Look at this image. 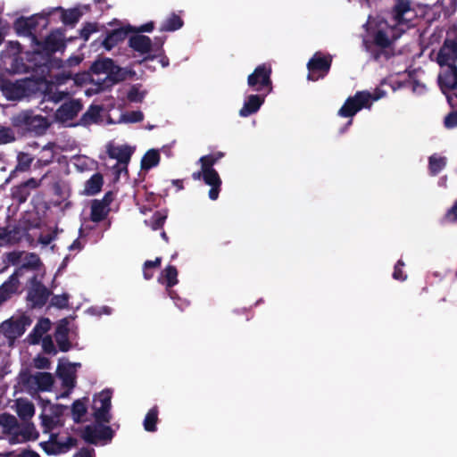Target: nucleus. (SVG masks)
<instances>
[{
    "mask_svg": "<svg viewBox=\"0 0 457 457\" xmlns=\"http://www.w3.org/2000/svg\"><path fill=\"white\" fill-rule=\"evenodd\" d=\"M17 414L23 420L31 419L35 414L34 404L28 401L22 403L19 402L17 405Z\"/></svg>",
    "mask_w": 457,
    "mask_h": 457,
    "instance_id": "37998d69",
    "label": "nucleus"
},
{
    "mask_svg": "<svg viewBox=\"0 0 457 457\" xmlns=\"http://www.w3.org/2000/svg\"><path fill=\"white\" fill-rule=\"evenodd\" d=\"M14 140L15 136L12 129L0 125V144H8Z\"/></svg>",
    "mask_w": 457,
    "mask_h": 457,
    "instance_id": "864d4df0",
    "label": "nucleus"
},
{
    "mask_svg": "<svg viewBox=\"0 0 457 457\" xmlns=\"http://www.w3.org/2000/svg\"><path fill=\"white\" fill-rule=\"evenodd\" d=\"M59 14V21L65 26L74 27L83 16V12L79 8L64 9L62 6L53 7L47 10L46 15L49 18L50 23L54 20V15Z\"/></svg>",
    "mask_w": 457,
    "mask_h": 457,
    "instance_id": "9b49d317",
    "label": "nucleus"
},
{
    "mask_svg": "<svg viewBox=\"0 0 457 457\" xmlns=\"http://www.w3.org/2000/svg\"><path fill=\"white\" fill-rule=\"evenodd\" d=\"M110 211L111 209L98 202V199H94L91 202L90 220L99 223L107 218Z\"/></svg>",
    "mask_w": 457,
    "mask_h": 457,
    "instance_id": "7c9ffc66",
    "label": "nucleus"
},
{
    "mask_svg": "<svg viewBox=\"0 0 457 457\" xmlns=\"http://www.w3.org/2000/svg\"><path fill=\"white\" fill-rule=\"evenodd\" d=\"M125 79V75L120 66L115 64L112 61V65L109 67L105 79L103 83L100 84L102 88L107 87L111 85L119 83Z\"/></svg>",
    "mask_w": 457,
    "mask_h": 457,
    "instance_id": "bb28decb",
    "label": "nucleus"
},
{
    "mask_svg": "<svg viewBox=\"0 0 457 457\" xmlns=\"http://www.w3.org/2000/svg\"><path fill=\"white\" fill-rule=\"evenodd\" d=\"M271 66L269 63L258 65L247 78L248 86L254 91L269 95L272 91Z\"/></svg>",
    "mask_w": 457,
    "mask_h": 457,
    "instance_id": "423d86ee",
    "label": "nucleus"
},
{
    "mask_svg": "<svg viewBox=\"0 0 457 457\" xmlns=\"http://www.w3.org/2000/svg\"><path fill=\"white\" fill-rule=\"evenodd\" d=\"M133 150L129 145L111 147L108 149V155L112 159H116L119 163L124 165V170L128 172L127 165L130 161Z\"/></svg>",
    "mask_w": 457,
    "mask_h": 457,
    "instance_id": "393cba45",
    "label": "nucleus"
},
{
    "mask_svg": "<svg viewBox=\"0 0 457 457\" xmlns=\"http://www.w3.org/2000/svg\"><path fill=\"white\" fill-rule=\"evenodd\" d=\"M38 437V433L36 430L35 426L32 423H26L21 425L19 423V428L17 429L15 436L9 438V442L12 445L36 440Z\"/></svg>",
    "mask_w": 457,
    "mask_h": 457,
    "instance_id": "412c9836",
    "label": "nucleus"
},
{
    "mask_svg": "<svg viewBox=\"0 0 457 457\" xmlns=\"http://www.w3.org/2000/svg\"><path fill=\"white\" fill-rule=\"evenodd\" d=\"M103 185L104 177L101 173L96 172L85 182L83 194L85 195H95L102 190Z\"/></svg>",
    "mask_w": 457,
    "mask_h": 457,
    "instance_id": "cd10ccee",
    "label": "nucleus"
},
{
    "mask_svg": "<svg viewBox=\"0 0 457 457\" xmlns=\"http://www.w3.org/2000/svg\"><path fill=\"white\" fill-rule=\"evenodd\" d=\"M444 125L446 129L457 127V111H452L445 117Z\"/></svg>",
    "mask_w": 457,
    "mask_h": 457,
    "instance_id": "bf43d9fd",
    "label": "nucleus"
},
{
    "mask_svg": "<svg viewBox=\"0 0 457 457\" xmlns=\"http://www.w3.org/2000/svg\"><path fill=\"white\" fill-rule=\"evenodd\" d=\"M67 406L63 404H51L49 407L50 415L57 420H61L64 411L67 410Z\"/></svg>",
    "mask_w": 457,
    "mask_h": 457,
    "instance_id": "13d9d810",
    "label": "nucleus"
},
{
    "mask_svg": "<svg viewBox=\"0 0 457 457\" xmlns=\"http://www.w3.org/2000/svg\"><path fill=\"white\" fill-rule=\"evenodd\" d=\"M34 378L40 391H50L54 382L52 374L48 372H38Z\"/></svg>",
    "mask_w": 457,
    "mask_h": 457,
    "instance_id": "e433bc0d",
    "label": "nucleus"
},
{
    "mask_svg": "<svg viewBox=\"0 0 457 457\" xmlns=\"http://www.w3.org/2000/svg\"><path fill=\"white\" fill-rule=\"evenodd\" d=\"M11 124L22 134L43 135L49 127L47 119L31 110H23L11 118Z\"/></svg>",
    "mask_w": 457,
    "mask_h": 457,
    "instance_id": "7ed1b4c3",
    "label": "nucleus"
},
{
    "mask_svg": "<svg viewBox=\"0 0 457 457\" xmlns=\"http://www.w3.org/2000/svg\"><path fill=\"white\" fill-rule=\"evenodd\" d=\"M146 92L139 90V85H133L127 93V99L131 103H142Z\"/></svg>",
    "mask_w": 457,
    "mask_h": 457,
    "instance_id": "de8ad7c7",
    "label": "nucleus"
},
{
    "mask_svg": "<svg viewBox=\"0 0 457 457\" xmlns=\"http://www.w3.org/2000/svg\"><path fill=\"white\" fill-rule=\"evenodd\" d=\"M160 154L158 150L150 149L148 150L143 156L141 160V168L142 170H150L156 165H158L160 162Z\"/></svg>",
    "mask_w": 457,
    "mask_h": 457,
    "instance_id": "4c0bfd02",
    "label": "nucleus"
},
{
    "mask_svg": "<svg viewBox=\"0 0 457 457\" xmlns=\"http://www.w3.org/2000/svg\"><path fill=\"white\" fill-rule=\"evenodd\" d=\"M101 110L102 108L98 105H90L87 111L82 114L78 124L81 126H87L92 123H96L100 117Z\"/></svg>",
    "mask_w": 457,
    "mask_h": 457,
    "instance_id": "f704fd0d",
    "label": "nucleus"
},
{
    "mask_svg": "<svg viewBox=\"0 0 457 457\" xmlns=\"http://www.w3.org/2000/svg\"><path fill=\"white\" fill-rule=\"evenodd\" d=\"M201 168L204 170H213L214 164L217 163V158H213L212 154L204 155L199 159Z\"/></svg>",
    "mask_w": 457,
    "mask_h": 457,
    "instance_id": "6e6d98bb",
    "label": "nucleus"
},
{
    "mask_svg": "<svg viewBox=\"0 0 457 457\" xmlns=\"http://www.w3.org/2000/svg\"><path fill=\"white\" fill-rule=\"evenodd\" d=\"M411 11L410 0H396L392 9V18L396 26H405L407 29L413 26L411 19L406 17Z\"/></svg>",
    "mask_w": 457,
    "mask_h": 457,
    "instance_id": "dca6fc26",
    "label": "nucleus"
},
{
    "mask_svg": "<svg viewBox=\"0 0 457 457\" xmlns=\"http://www.w3.org/2000/svg\"><path fill=\"white\" fill-rule=\"evenodd\" d=\"M446 165L445 157L430 156L428 160V169L431 175H437Z\"/></svg>",
    "mask_w": 457,
    "mask_h": 457,
    "instance_id": "49530a36",
    "label": "nucleus"
},
{
    "mask_svg": "<svg viewBox=\"0 0 457 457\" xmlns=\"http://www.w3.org/2000/svg\"><path fill=\"white\" fill-rule=\"evenodd\" d=\"M77 445L78 440L73 436H68L64 442H59L57 433H51L48 441L39 443L40 447L47 455L65 453L76 447Z\"/></svg>",
    "mask_w": 457,
    "mask_h": 457,
    "instance_id": "9d476101",
    "label": "nucleus"
},
{
    "mask_svg": "<svg viewBox=\"0 0 457 457\" xmlns=\"http://www.w3.org/2000/svg\"><path fill=\"white\" fill-rule=\"evenodd\" d=\"M50 300V305L56 307L58 309H64L68 307L69 304V295L62 294V295H52Z\"/></svg>",
    "mask_w": 457,
    "mask_h": 457,
    "instance_id": "09e8293b",
    "label": "nucleus"
},
{
    "mask_svg": "<svg viewBox=\"0 0 457 457\" xmlns=\"http://www.w3.org/2000/svg\"><path fill=\"white\" fill-rule=\"evenodd\" d=\"M154 29V21H149L147 23H145L139 27H133L130 29V33H137L141 34L143 32H151Z\"/></svg>",
    "mask_w": 457,
    "mask_h": 457,
    "instance_id": "052dcab7",
    "label": "nucleus"
},
{
    "mask_svg": "<svg viewBox=\"0 0 457 457\" xmlns=\"http://www.w3.org/2000/svg\"><path fill=\"white\" fill-rule=\"evenodd\" d=\"M69 332L68 321L66 319H63L57 325L54 332V338L61 352L66 353L71 349Z\"/></svg>",
    "mask_w": 457,
    "mask_h": 457,
    "instance_id": "aec40b11",
    "label": "nucleus"
},
{
    "mask_svg": "<svg viewBox=\"0 0 457 457\" xmlns=\"http://www.w3.org/2000/svg\"><path fill=\"white\" fill-rule=\"evenodd\" d=\"M457 61V37L453 38L446 37L440 47L436 62L440 67L449 66Z\"/></svg>",
    "mask_w": 457,
    "mask_h": 457,
    "instance_id": "ddd939ff",
    "label": "nucleus"
},
{
    "mask_svg": "<svg viewBox=\"0 0 457 457\" xmlns=\"http://www.w3.org/2000/svg\"><path fill=\"white\" fill-rule=\"evenodd\" d=\"M41 180L30 178L28 180L12 187V198L20 204L25 203L31 194V191L39 187Z\"/></svg>",
    "mask_w": 457,
    "mask_h": 457,
    "instance_id": "2eb2a0df",
    "label": "nucleus"
},
{
    "mask_svg": "<svg viewBox=\"0 0 457 457\" xmlns=\"http://www.w3.org/2000/svg\"><path fill=\"white\" fill-rule=\"evenodd\" d=\"M332 65V56L316 52L307 62V79L317 81L324 79L329 72Z\"/></svg>",
    "mask_w": 457,
    "mask_h": 457,
    "instance_id": "0eeeda50",
    "label": "nucleus"
},
{
    "mask_svg": "<svg viewBox=\"0 0 457 457\" xmlns=\"http://www.w3.org/2000/svg\"><path fill=\"white\" fill-rule=\"evenodd\" d=\"M95 425H87L83 428L75 429L80 433L81 438L87 444L97 445L98 441L109 443L114 436V430L108 425L112 421V392L109 389L96 394L92 403Z\"/></svg>",
    "mask_w": 457,
    "mask_h": 457,
    "instance_id": "f257e3e1",
    "label": "nucleus"
},
{
    "mask_svg": "<svg viewBox=\"0 0 457 457\" xmlns=\"http://www.w3.org/2000/svg\"><path fill=\"white\" fill-rule=\"evenodd\" d=\"M165 42V37H155L153 41V49H152V54L145 55L141 61H139V63H145L147 61H153L156 58H158L159 55H162V54L164 53L163 50V44Z\"/></svg>",
    "mask_w": 457,
    "mask_h": 457,
    "instance_id": "58836bf2",
    "label": "nucleus"
},
{
    "mask_svg": "<svg viewBox=\"0 0 457 457\" xmlns=\"http://www.w3.org/2000/svg\"><path fill=\"white\" fill-rule=\"evenodd\" d=\"M73 457H95V450L93 448L82 447Z\"/></svg>",
    "mask_w": 457,
    "mask_h": 457,
    "instance_id": "0e129e2a",
    "label": "nucleus"
},
{
    "mask_svg": "<svg viewBox=\"0 0 457 457\" xmlns=\"http://www.w3.org/2000/svg\"><path fill=\"white\" fill-rule=\"evenodd\" d=\"M131 29L132 26L128 25L108 32L102 42L103 46L106 50L112 49L115 46H117L120 42H122L127 37L128 34L130 33Z\"/></svg>",
    "mask_w": 457,
    "mask_h": 457,
    "instance_id": "4be33fe9",
    "label": "nucleus"
},
{
    "mask_svg": "<svg viewBox=\"0 0 457 457\" xmlns=\"http://www.w3.org/2000/svg\"><path fill=\"white\" fill-rule=\"evenodd\" d=\"M47 11H43L42 13L37 15H32L30 17H20L15 20L13 28L16 33L20 36L30 37L33 41V36H36L33 32L38 26V19L45 21L44 26L50 23L49 18L46 15Z\"/></svg>",
    "mask_w": 457,
    "mask_h": 457,
    "instance_id": "1a4fd4ad",
    "label": "nucleus"
},
{
    "mask_svg": "<svg viewBox=\"0 0 457 457\" xmlns=\"http://www.w3.org/2000/svg\"><path fill=\"white\" fill-rule=\"evenodd\" d=\"M372 45L379 48H388L392 41L387 36L386 32L382 29L376 30L372 35Z\"/></svg>",
    "mask_w": 457,
    "mask_h": 457,
    "instance_id": "79ce46f5",
    "label": "nucleus"
},
{
    "mask_svg": "<svg viewBox=\"0 0 457 457\" xmlns=\"http://www.w3.org/2000/svg\"><path fill=\"white\" fill-rule=\"evenodd\" d=\"M159 282L165 284L166 287H173L178 284V270L173 265H168L162 272V276L158 278Z\"/></svg>",
    "mask_w": 457,
    "mask_h": 457,
    "instance_id": "473e14b6",
    "label": "nucleus"
},
{
    "mask_svg": "<svg viewBox=\"0 0 457 457\" xmlns=\"http://www.w3.org/2000/svg\"><path fill=\"white\" fill-rule=\"evenodd\" d=\"M385 92L377 89L374 94L369 91H357L353 96H349L342 107L338 110L337 114L344 118H352L363 108H370L373 101L380 99Z\"/></svg>",
    "mask_w": 457,
    "mask_h": 457,
    "instance_id": "20e7f679",
    "label": "nucleus"
},
{
    "mask_svg": "<svg viewBox=\"0 0 457 457\" xmlns=\"http://www.w3.org/2000/svg\"><path fill=\"white\" fill-rule=\"evenodd\" d=\"M41 425L44 428V432L47 433L53 430L56 427H62L63 421L61 420H57L52 415L41 414Z\"/></svg>",
    "mask_w": 457,
    "mask_h": 457,
    "instance_id": "a18cd8bd",
    "label": "nucleus"
},
{
    "mask_svg": "<svg viewBox=\"0 0 457 457\" xmlns=\"http://www.w3.org/2000/svg\"><path fill=\"white\" fill-rule=\"evenodd\" d=\"M114 200V193L112 191H108L104 194L102 199H98V202H100L102 204L106 206L107 208H110L111 204Z\"/></svg>",
    "mask_w": 457,
    "mask_h": 457,
    "instance_id": "69168bd1",
    "label": "nucleus"
},
{
    "mask_svg": "<svg viewBox=\"0 0 457 457\" xmlns=\"http://www.w3.org/2000/svg\"><path fill=\"white\" fill-rule=\"evenodd\" d=\"M53 295L51 288H48L38 275H33L27 282V305L30 309H42Z\"/></svg>",
    "mask_w": 457,
    "mask_h": 457,
    "instance_id": "39448f33",
    "label": "nucleus"
},
{
    "mask_svg": "<svg viewBox=\"0 0 457 457\" xmlns=\"http://www.w3.org/2000/svg\"><path fill=\"white\" fill-rule=\"evenodd\" d=\"M21 270H15L13 273L0 285V306L12 299L13 295L21 294Z\"/></svg>",
    "mask_w": 457,
    "mask_h": 457,
    "instance_id": "f8f14e48",
    "label": "nucleus"
},
{
    "mask_svg": "<svg viewBox=\"0 0 457 457\" xmlns=\"http://www.w3.org/2000/svg\"><path fill=\"white\" fill-rule=\"evenodd\" d=\"M268 95L266 94H258V95H249L242 108L239 110V115L241 117H248L259 111L261 106L264 104L265 98Z\"/></svg>",
    "mask_w": 457,
    "mask_h": 457,
    "instance_id": "6ab92c4d",
    "label": "nucleus"
},
{
    "mask_svg": "<svg viewBox=\"0 0 457 457\" xmlns=\"http://www.w3.org/2000/svg\"><path fill=\"white\" fill-rule=\"evenodd\" d=\"M33 51L27 54L29 62L27 70H31L45 77L49 72L52 55L65 48L63 29L52 31L44 41H40L36 36H33Z\"/></svg>",
    "mask_w": 457,
    "mask_h": 457,
    "instance_id": "f03ea898",
    "label": "nucleus"
},
{
    "mask_svg": "<svg viewBox=\"0 0 457 457\" xmlns=\"http://www.w3.org/2000/svg\"><path fill=\"white\" fill-rule=\"evenodd\" d=\"M97 31L98 25L96 22H86L79 30V35L84 41H87L91 34Z\"/></svg>",
    "mask_w": 457,
    "mask_h": 457,
    "instance_id": "3c124183",
    "label": "nucleus"
},
{
    "mask_svg": "<svg viewBox=\"0 0 457 457\" xmlns=\"http://www.w3.org/2000/svg\"><path fill=\"white\" fill-rule=\"evenodd\" d=\"M184 25V21L176 12H171L165 21H162L160 27L161 31H176L179 29H181Z\"/></svg>",
    "mask_w": 457,
    "mask_h": 457,
    "instance_id": "2f4dec72",
    "label": "nucleus"
},
{
    "mask_svg": "<svg viewBox=\"0 0 457 457\" xmlns=\"http://www.w3.org/2000/svg\"><path fill=\"white\" fill-rule=\"evenodd\" d=\"M203 180L206 185L211 187L208 193L209 198L212 201L217 200L220 192V187L222 183L218 171L216 170H204Z\"/></svg>",
    "mask_w": 457,
    "mask_h": 457,
    "instance_id": "5701e85b",
    "label": "nucleus"
},
{
    "mask_svg": "<svg viewBox=\"0 0 457 457\" xmlns=\"http://www.w3.org/2000/svg\"><path fill=\"white\" fill-rule=\"evenodd\" d=\"M126 120L132 123L140 122L144 120V114L141 111H132L126 115Z\"/></svg>",
    "mask_w": 457,
    "mask_h": 457,
    "instance_id": "680f3d73",
    "label": "nucleus"
},
{
    "mask_svg": "<svg viewBox=\"0 0 457 457\" xmlns=\"http://www.w3.org/2000/svg\"><path fill=\"white\" fill-rule=\"evenodd\" d=\"M112 61H113L112 59L107 58V57L97 59L91 64L89 71L93 74H96V75H99V74L106 75L107 71L109 70V67H111V65H112Z\"/></svg>",
    "mask_w": 457,
    "mask_h": 457,
    "instance_id": "ea45409f",
    "label": "nucleus"
},
{
    "mask_svg": "<svg viewBox=\"0 0 457 457\" xmlns=\"http://www.w3.org/2000/svg\"><path fill=\"white\" fill-rule=\"evenodd\" d=\"M23 237V229L20 224L0 227V246L18 244Z\"/></svg>",
    "mask_w": 457,
    "mask_h": 457,
    "instance_id": "f3484780",
    "label": "nucleus"
},
{
    "mask_svg": "<svg viewBox=\"0 0 457 457\" xmlns=\"http://www.w3.org/2000/svg\"><path fill=\"white\" fill-rule=\"evenodd\" d=\"M50 328V320L48 318H41L29 334L31 343L33 345L38 344L43 339V335L46 333Z\"/></svg>",
    "mask_w": 457,
    "mask_h": 457,
    "instance_id": "c85d7f7f",
    "label": "nucleus"
},
{
    "mask_svg": "<svg viewBox=\"0 0 457 457\" xmlns=\"http://www.w3.org/2000/svg\"><path fill=\"white\" fill-rule=\"evenodd\" d=\"M42 341V348L44 353L46 354L55 355L57 353V350L54 346V341L51 336L47 335L43 337Z\"/></svg>",
    "mask_w": 457,
    "mask_h": 457,
    "instance_id": "5fc2aeb1",
    "label": "nucleus"
},
{
    "mask_svg": "<svg viewBox=\"0 0 457 457\" xmlns=\"http://www.w3.org/2000/svg\"><path fill=\"white\" fill-rule=\"evenodd\" d=\"M32 161H33V159L30 156V154H26V153H20L18 154V165H17L16 169L22 170V171L27 170L29 169Z\"/></svg>",
    "mask_w": 457,
    "mask_h": 457,
    "instance_id": "603ef678",
    "label": "nucleus"
},
{
    "mask_svg": "<svg viewBox=\"0 0 457 457\" xmlns=\"http://www.w3.org/2000/svg\"><path fill=\"white\" fill-rule=\"evenodd\" d=\"M161 263H162V258L161 257H156L155 260L154 261H145V263H144V266L143 268L145 270H149V269H152V268H158L161 266Z\"/></svg>",
    "mask_w": 457,
    "mask_h": 457,
    "instance_id": "338daca9",
    "label": "nucleus"
},
{
    "mask_svg": "<svg viewBox=\"0 0 457 457\" xmlns=\"http://www.w3.org/2000/svg\"><path fill=\"white\" fill-rule=\"evenodd\" d=\"M58 377L62 379V386L72 390L76 386V375L72 370L71 364L68 366L58 365Z\"/></svg>",
    "mask_w": 457,
    "mask_h": 457,
    "instance_id": "a878e982",
    "label": "nucleus"
},
{
    "mask_svg": "<svg viewBox=\"0 0 457 457\" xmlns=\"http://www.w3.org/2000/svg\"><path fill=\"white\" fill-rule=\"evenodd\" d=\"M26 262L16 270H21V276L22 277L25 270H37L42 264L39 256L35 253H30L26 257Z\"/></svg>",
    "mask_w": 457,
    "mask_h": 457,
    "instance_id": "c03bdc74",
    "label": "nucleus"
},
{
    "mask_svg": "<svg viewBox=\"0 0 457 457\" xmlns=\"http://www.w3.org/2000/svg\"><path fill=\"white\" fill-rule=\"evenodd\" d=\"M34 361H35V367L37 369L44 370V369L50 368L51 363H50V361L46 357L37 356V358H35Z\"/></svg>",
    "mask_w": 457,
    "mask_h": 457,
    "instance_id": "e2e57ef3",
    "label": "nucleus"
},
{
    "mask_svg": "<svg viewBox=\"0 0 457 457\" xmlns=\"http://www.w3.org/2000/svg\"><path fill=\"white\" fill-rule=\"evenodd\" d=\"M88 403L87 397H83L75 400L71 404V416L75 423L79 424L83 421V417L87 411V404Z\"/></svg>",
    "mask_w": 457,
    "mask_h": 457,
    "instance_id": "c756f323",
    "label": "nucleus"
},
{
    "mask_svg": "<svg viewBox=\"0 0 457 457\" xmlns=\"http://www.w3.org/2000/svg\"><path fill=\"white\" fill-rule=\"evenodd\" d=\"M128 45L140 54H152L153 41L148 36L135 33L129 37Z\"/></svg>",
    "mask_w": 457,
    "mask_h": 457,
    "instance_id": "a211bd4d",
    "label": "nucleus"
},
{
    "mask_svg": "<svg viewBox=\"0 0 457 457\" xmlns=\"http://www.w3.org/2000/svg\"><path fill=\"white\" fill-rule=\"evenodd\" d=\"M19 428L17 418L10 413L0 414V433L10 437H13Z\"/></svg>",
    "mask_w": 457,
    "mask_h": 457,
    "instance_id": "b1692460",
    "label": "nucleus"
},
{
    "mask_svg": "<svg viewBox=\"0 0 457 457\" xmlns=\"http://www.w3.org/2000/svg\"><path fill=\"white\" fill-rule=\"evenodd\" d=\"M32 81L29 79L12 82L9 79L0 80V89L8 100H21L29 96L32 89Z\"/></svg>",
    "mask_w": 457,
    "mask_h": 457,
    "instance_id": "6e6552de",
    "label": "nucleus"
},
{
    "mask_svg": "<svg viewBox=\"0 0 457 457\" xmlns=\"http://www.w3.org/2000/svg\"><path fill=\"white\" fill-rule=\"evenodd\" d=\"M404 262L403 260H398L395 265L393 278L395 280L404 281L407 278V275L404 274L403 270V267L404 266Z\"/></svg>",
    "mask_w": 457,
    "mask_h": 457,
    "instance_id": "4d7b16f0",
    "label": "nucleus"
},
{
    "mask_svg": "<svg viewBox=\"0 0 457 457\" xmlns=\"http://www.w3.org/2000/svg\"><path fill=\"white\" fill-rule=\"evenodd\" d=\"M444 85L451 89H457V66L455 63L449 64L448 70L444 74Z\"/></svg>",
    "mask_w": 457,
    "mask_h": 457,
    "instance_id": "a19ab883",
    "label": "nucleus"
},
{
    "mask_svg": "<svg viewBox=\"0 0 457 457\" xmlns=\"http://www.w3.org/2000/svg\"><path fill=\"white\" fill-rule=\"evenodd\" d=\"M166 219H167V214H165L160 211L155 212L150 220L152 229L158 230V229L162 228L165 223Z\"/></svg>",
    "mask_w": 457,
    "mask_h": 457,
    "instance_id": "8fccbe9b",
    "label": "nucleus"
},
{
    "mask_svg": "<svg viewBox=\"0 0 457 457\" xmlns=\"http://www.w3.org/2000/svg\"><path fill=\"white\" fill-rule=\"evenodd\" d=\"M446 218L452 220H457V201L452 206V208L447 212Z\"/></svg>",
    "mask_w": 457,
    "mask_h": 457,
    "instance_id": "774afa93",
    "label": "nucleus"
},
{
    "mask_svg": "<svg viewBox=\"0 0 457 457\" xmlns=\"http://www.w3.org/2000/svg\"><path fill=\"white\" fill-rule=\"evenodd\" d=\"M83 104L79 99H70L64 102L54 113L55 120L59 122L72 120L82 110Z\"/></svg>",
    "mask_w": 457,
    "mask_h": 457,
    "instance_id": "4468645a",
    "label": "nucleus"
},
{
    "mask_svg": "<svg viewBox=\"0 0 457 457\" xmlns=\"http://www.w3.org/2000/svg\"><path fill=\"white\" fill-rule=\"evenodd\" d=\"M362 45L365 51L370 54V56L374 61H379L382 56H384L386 60L390 58V54L386 50V48H376L370 40L367 38H363Z\"/></svg>",
    "mask_w": 457,
    "mask_h": 457,
    "instance_id": "c9c22d12",
    "label": "nucleus"
},
{
    "mask_svg": "<svg viewBox=\"0 0 457 457\" xmlns=\"http://www.w3.org/2000/svg\"><path fill=\"white\" fill-rule=\"evenodd\" d=\"M159 408L157 405L153 406L145 414L143 426L147 432H155L157 430V422L159 420Z\"/></svg>",
    "mask_w": 457,
    "mask_h": 457,
    "instance_id": "72a5a7b5",
    "label": "nucleus"
}]
</instances>
